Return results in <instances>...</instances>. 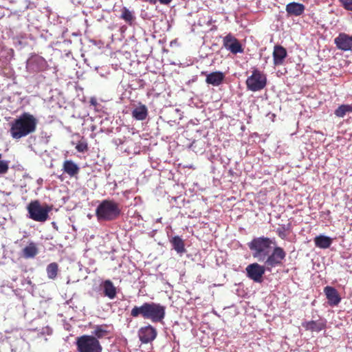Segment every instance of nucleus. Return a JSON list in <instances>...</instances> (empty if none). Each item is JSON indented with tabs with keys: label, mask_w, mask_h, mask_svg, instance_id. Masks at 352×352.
I'll return each instance as SVG.
<instances>
[{
	"label": "nucleus",
	"mask_w": 352,
	"mask_h": 352,
	"mask_svg": "<svg viewBox=\"0 0 352 352\" xmlns=\"http://www.w3.org/2000/svg\"><path fill=\"white\" fill-rule=\"evenodd\" d=\"M120 19H123L129 25H131L135 19L133 13L126 7L122 8Z\"/></svg>",
	"instance_id": "bb28decb"
},
{
	"label": "nucleus",
	"mask_w": 352,
	"mask_h": 352,
	"mask_svg": "<svg viewBox=\"0 0 352 352\" xmlns=\"http://www.w3.org/2000/svg\"><path fill=\"white\" fill-rule=\"evenodd\" d=\"M341 6L348 11H352V0H338Z\"/></svg>",
	"instance_id": "2f4dec72"
},
{
	"label": "nucleus",
	"mask_w": 352,
	"mask_h": 352,
	"mask_svg": "<svg viewBox=\"0 0 352 352\" xmlns=\"http://www.w3.org/2000/svg\"><path fill=\"white\" fill-rule=\"evenodd\" d=\"M352 112L351 104H342L335 110V115L339 118H343L346 113Z\"/></svg>",
	"instance_id": "c85d7f7f"
},
{
	"label": "nucleus",
	"mask_w": 352,
	"mask_h": 352,
	"mask_svg": "<svg viewBox=\"0 0 352 352\" xmlns=\"http://www.w3.org/2000/svg\"><path fill=\"white\" fill-rule=\"evenodd\" d=\"M46 272L47 277L50 279L54 280L57 277L58 272V263L53 262L47 265L46 267Z\"/></svg>",
	"instance_id": "cd10ccee"
},
{
	"label": "nucleus",
	"mask_w": 352,
	"mask_h": 352,
	"mask_svg": "<svg viewBox=\"0 0 352 352\" xmlns=\"http://www.w3.org/2000/svg\"><path fill=\"white\" fill-rule=\"evenodd\" d=\"M223 47L234 54L243 53V48L239 40L231 34H227L223 38Z\"/></svg>",
	"instance_id": "9d476101"
},
{
	"label": "nucleus",
	"mask_w": 352,
	"mask_h": 352,
	"mask_svg": "<svg viewBox=\"0 0 352 352\" xmlns=\"http://www.w3.org/2000/svg\"><path fill=\"white\" fill-rule=\"evenodd\" d=\"M272 55L274 66H280L283 65L285 59L287 56V52L285 47L281 45H276L274 47Z\"/></svg>",
	"instance_id": "ddd939ff"
},
{
	"label": "nucleus",
	"mask_w": 352,
	"mask_h": 352,
	"mask_svg": "<svg viewBox=\"0 0 352 352\" xmlns=\"http://www.w3.org/2000/svg\"><path fill=\"white\" fill-rule=\"evenodd\" d=\"M37 124L38 120L34 115L24 112L10 123V135L15 140L26 137L36 131Z\"/></svg>",
	"instance_id": "f257e3e1"
},
{
	"label": "nucleus",
	"mask_w": 352,
	"mask_h": 352,
	"mask_svg": "<svg viewBox=\"0 0 352 352\" xmlns=\"http://www.w3.org/2000/svg\"><path fill=\"white\" fill-rule=\"evenodd\" d=\"M76 345L78 352H102L100 341L93 336L82 335L78 337Z\"/></svg>",
	"instance_id": "20e7f679"
},
{
	"label": "nucleus",
	"mask_w": 352,
	"mask_h": 352,
	"mask_svg": "<svg viewBox=\"0 0 352 352\" xmlns=\"http://www.w3.org/2000/svg\"><path fill=\"white\" fill-rule=\"evenodd\" d=\"M157 330L151 324L141 327L138 331V337L142 343L147 344L153 341L157 337Z\"/></svg>",
	"instance_id": "9b49d317"
},
{
	"label": "nucleus",
	"mask_w": 352,
	"mask_h": 352,
	"mask_svg": "<svg viewBox=\"0 0 352 352\" xmlns=\"http://www.w3.org/2000/svg\"><path fill=\"white\" fill-rule=\"evenodd\" d=\"M120 204L113 199L102 200L96 209V216L98 221H111L121 214Z\"/></svg>",
	"instance_id": "f03ea898"
},
{
	"label": "nucleus",
	"mask_w": 352,
	"mask_h": 352,
	"mask_svg": "<svg viewBox=\"0 0 352 352\" xmlns=\"http://www.w3.org/2000/svg\"><path fill=\"white\" fill-rule=\"evenodd\" d=\"M28 211L30 219L36 221L44 222L48 217L50 208L43 207L38 201H31L28 206Z\"/></svg>",
	"instance_id": "39448f33"
},
{
	"label": "nucleus",
	"mask_w": 352,
	"mask_h": 352,
	"mask_svg": "<svg viewBox=\"0 0 352 352\" xmlns=\"http://www.w3.org/2000/svg\"><path fill=\"white\" fill-rule=\"evenodd\" d=\"M172 0H159L161 4L168 5Z\"/></svg>",
	"instance_id": "72a5a7b5"
},
{
	"label": "nucleus",
	"mask_w": 352,
	"mask_h": 352,
	"mask_svg": "<svg viewBox=\"0 0 352 352\" xmlns=\"http://www.w3.org/2000/svg\"><path fill=\"white\" fill-rule=\"evenodd\" d=\"M90 104H91V105L95 106V107H96V106H97L98 102H97L96 99V98H91V100H90Z\"/></svg>",
	"instance_id": "473e14b6"
},
{
	"label": "nucleus",
	"mask_w": 352,
	"mask_h": 352,
	"mask_svg": "<svg viewBox=\"0 0 352 352\" xmlns=\"http://www.w3.org/2000/svg\"><path fill=\"white\" fill-rule=\"evenodd\" d=\"M274 243L271 239L261 236L253 239L248 243V247L252 252L254 258H257L258 261H264L271 252L272 245Z\"/></svg>",
	"instance_id": "7ed1b4c3"
},
{
	"label": "nucleus",
	"mask_w": 352,
	"mask_h": 352,
	"mask_svg": "<svg viewBox=\"0 0 352 352\" xmlns=\"http://www.w3.org/2000/svg\"><path fill=\"white\" fill-rule=\"evenodd\" d=\"M103 292L104 295L110 299H113L116 296V288L110 280L104 282Z\"/></svg>",
	"instance_id": "5701e85b"
},
{
	"label": "nucleus",
	"mask_w": 352,
	"mask_h": 352,
	"mask_svg": "<svg viewBox=\"0 0 352 352\" xmlns=\"http://www.w3.org/2000/svg\"><path fill=\"white\" fill-rule=\"evenodd\" d=\"M324 292L330 306H337L340 302L341 298L334 287L327 286L324 288Z\"/></svg>",
	"instance_id": "2eb2a0df"
},
{
	"label": "nucleus",
	"mask_w": 352,
	"mask_h": 352,
	"mask_svg": "<svg viewBox=\"0 0 352 352\" xmlns=\"http://www.w3.org/2000/svg\"><path fill=\"white\" fill-rule=\"evenodd\" d=\"M286 252L281 247H275L272 252L268 254L264 261L265 266L267 268L280 265L285 258Z\"/></svg>",
	"instance_id": "6e6552de"
},
{
	"label": "nucleus",
	"mask_w": 352,
	"mask_h": 352,
	"mask_svg": "<svg viewBox=\"0 0 352 352\" xmlns=\"http://www.w3.org/2000/svg\"><path fill=\"white\" fill-rule=\"evenodd\" d=\"M9 169V162L8 161L0 160V175L6 174Z\"/></svg>",
	"instance_id": "7c9ffc66"
},
{
	"label": "nucleus",
	"mask_w": 352,
	"mask_h": 352,
	"mask_svg": "<svg viewBox=\"0 0 352 352\" xmlns=\"http://www.w3.org/2000/svg\"><path fill=\"white\" fill-rule=\"evenodd\" d=\"M334 43L338 49L342 51H352V36L346 33H340L335 38Z\"/></svg>",
	"instance_id": "f8f14e48"
},
{
	"label": "nucleus",
	"mask_w": 352,
	"mask_h": 352,
	"mask_svg": "<svg viewBox=\"0 0 352 352\" xmlns=\"http://www.w3.org/2000/svg\"><path fill=\"white\" fill-rule=\"evenodd\" d=\"M2 157V154L0 153V159Z\"/></svg>",
	"instance_id": "c9c22d12"
},
{
	"label": "nucleus",
	"mask_w": 352,
	"mask_h": 352,
	"mask_svg": "<svg viewBox=\"0 0 352 352\" xmlns=\"http://www.w3.org/2000/svg\"><path fill=\"white\" fill-rule=\"evenodd\" d=\"M132 116L137 120H144L148 116V109L145 104H140L132 111Z\"/></svg>",
	"instance_id": "412c9836"
},
{
	"label": "nucleus",
	"mask_w": 352,
	"mask_h": 352,
	"mask_svg": "<svg viewBox=\"0 0 352 352\" xmlns=\"http://www.w3.org/2000/svg\"><path fill=\"white\" fill-rule=\"evenodd\" d=\"M63 170L70 177H74L78 175L80 172V168L78 164L72 160H67L64 161L63 164Z\"/></svg>",
	"instance_id": "dca6fc26"
},
{
	"label": "nucleus",
	"mask_w": 352,
	"mask_h": 352,
	"mask_svg": "<svg viewBox=\"0 0 352 352\" xmlns=\"http://www.w3.org/2000/svg\"><path fill=\"white\" fill-rule=\"evenodd\" d=\"M202 75H206V82L213 86H219L225 79V74L219 71L213 72L206 74V72H201Z\"/></svg>",
	"instance_id": "4468645a"
},
{
	"label": "nucleus",
	"mask_w": 352,
	"mask_h": 352,
	"mask_svg": "<svg viewBox=\"0 0 352 352\" xmlns=\"http://www.w3.org/2000/svg\"><path fill=\"white\" fill-rule=\"evenodd\" d=\"M267 84L265 75L257 69L252 71V74L246 80L247 88L252 91H258L263 89Z\"/></svg>",
	"instance_id": "423d86ee"
},
{
	"label": "nucleus",
	"mask_w": 352,
	"mask_h": 352,
	"mask_svg": "<svg viewBox=\"0 0 352 352\" xmlns=\"http://www.w3.org/2000/svg\"><path fill=\"white\" fill-rule=\"evenodd\" d=\"M292 229V223L279 225L276 229V233L281 239H285Z\"/></svg>",
	"instance_id": "a878e982"
},
{
	"label": "nucleus",
	"mask_w": 352,
	"mask_h": 352,
	"mask_svg": "<svg viewBox=\"0 0 352 352\" xmlns=\"http://www.w3.org/2000/svg\"><path fill=\"white\" fill-rule=\"evenodd\" d=\"M146 1H148L151 4H155L157 2V0H145Z\"/></svg>",
	"instance_id": "f704fd0d"
},
{
	"label": "nucleus",
	"mask_w": 352,
	"mask_h": 352,
	"mask_svg": "<svg viewBox=\"0 0 352 352\" xmlns=\"http://www.w3.org/2000/svg\"><path fill=\"white\" fill-rule=\"evenodd\" d=\"M166 316V307L160 303L147 302L146 319L153 322H161Z\"/></svg>",
	"instance_id": "0eeeda50"
},
{
	"label": "nucleus",
	"mask_w": 352,
	"mask_h": 352,
	"mask_svg": "<svg viewBox=\"0 0 352 352\" xmlns=\"http://www.w3.org/2000/svg\"><path fill=\"white\" fill-rule=\"evenodd\" d=\"M38 253L37 245L31 241L22 250V256L25 258H34Z\"/></svg>",
	"instance_id": "6ab92c4d"
},
{
	"label": "nucleus",
	"mask_w": 352,
	"mask_h": 352,
	"mask_svg": "<svg viewBox=\"0 0 352 352\" xmlns=\"http://www.w3.org/2000/svg\"><path fill=\"white\" fill-rule=\"evenodd\" d=\"M147 302L143 303L141 306H135L131 311V316L133 318H138L142 316L146 319Z\"/></svg>",
	"instance_id": "b1692460"
},
{
	"label": "nucleus",
	"mask_w": 352,
	"mask_h": 352,
	"mask_svg": "<svg viewBox=\"0 0 352 352\" xmlns=\"http://www.w3.org/2000/svg\"><path fill=\"white\" fill-rule=\"evenodd\" d=\"M109 327V326L107 324L96 325L94 327V331H92L91 336L97 338L98 340L105 338L110 334Z\"/></svg>",
	"instance_id": "a211bd4d"
},
{
	"label": "nucleus",
	"mask_w": 352,
	"mask_h": 352,
	"mask_svg": "<svg viewBox=\"0 0 352 352\" xmlns=\"http://www.w3.org/2000/svg\"><path fill=\"white\" fill-rule=\"evenodd\" d=\"M76 149L79 153H85L88 151V144L87 142L82 138L76 146Z\"/></svg>",
	"instance_id": "c756f323"
},
{
	"label": "nucleus",
	"mask_w": 352,
	"mask_h": 352,
	"mask_svg": "<svg viewBox=\"0 0 352 352\" xmlns=\"http://www.w3.org/2000/svg\"><path fill=\"white\" fill-rule=\"evenodd\" d=\"M302 326L307 331L319 332L325 328L326 324L323 321L311 320L303 322Z\"/></svg>",
	"instance_id": "aec40b11"
},
{
	"label": "nucleus",
	"mask_w": 352,
	"mask_h": 352,
	"mask_svg": "<svg viewBox=\"0 0 352 352\" xmlns=\"http://www.w3.org/2000/svg\"><path fill=\"white\" fill-rule=\"evenodd\" d=\"M286 12L289 15L300 16L305 12V7L303 4L296 2H292L286 6Z\"/></svg>",
	"instance_id": "f3484780"
},
{
	"label": "nucleus",
	"mask_w": 352,
	"mask_h": 352,
	"mask_svg": "<svg viewBox=\"0 0 352 352\" xmlns=\"http://www.w3.org/2000/svg\"><path fill=\"white\" fill-rule=\"evenodd\" d=\"M170 243L173 245V249L179 254L184 253L186 252L184 242L182 238L178 236H174Z\"/></svg>",
	"instance_id": "393cba45"
},
{
	"label": "nucleus",
	"mask_w": 352,
	"mask_h": 352,
	"mask_svg": "<svg viewBox=\"0 0 352 352\" xmlns=\"http://www.w3.org/2000/svg\"><path fill=\"white\" fill-rule=\"evenodd\" d=\"M315 245L322 249L329 248L332 243V239L329 236L319 235L314 239Z\"/></svg>",
	"instance_id": "4be33fe9"
},
{
	"label": "nucleus",
	"mask_w": 352,
	"mask_h": 352,
	"mask_svg": "<svg viewBox=\"0 0 352 352\" xmlns=\"http://www.w3.org/2000/svg\"><path fill=\"white\" fill-rule=\"evenodd\" d=\"M247 276L256 283H261L263 276L265 274V266H262L257 263L248 265L246 268Z\"/></svg>",
	"instance_id": "1a4fd4ad"
}]
</instances>
